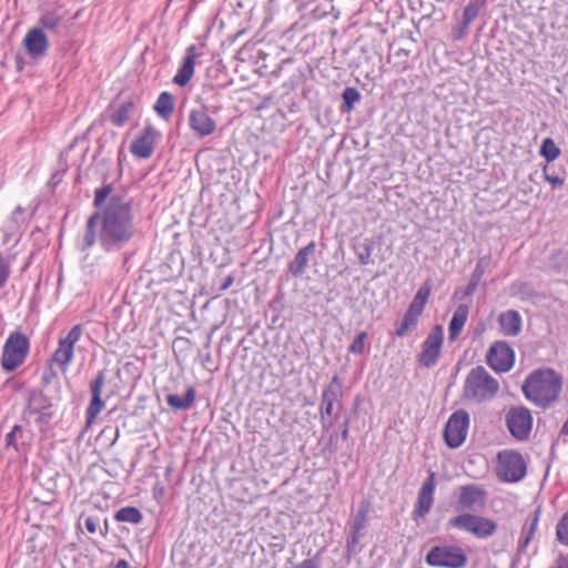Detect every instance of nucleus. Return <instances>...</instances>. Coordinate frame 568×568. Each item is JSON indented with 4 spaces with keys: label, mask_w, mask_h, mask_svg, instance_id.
<instances>
[{
    "label": "nucleus",
    "mask_w": 568,
    "mask_h": 568,
    "mask_svg": "<svg viewBox=\"0 0 568 568\" xmlns=\"http://www.w3.org/2000/svg\"><path fill=\"white\" fill-rule=\"evenodd\" d=\"M134 216L131 200L112 195L102 214L94 212L87 222L84 245L91 247L95 243V229L102 222L101 237L118 244L130 241L134 234Z\"/></svg>",
    "instance_id": "nucleus-1"
},
{
    "label": "nucleus",
    "mask_w": 568,
    "mask_h": 568,
    "mask_svg": "<svg viewBox=\"0 0 568 568\" xmlns=\"http://www.w3.org/2000/svg\"><path fill=\"white\" fill-rule=\"evenodd\" d=\"M562 388L561 376L552 368H539L525 379L521 392L536 406L547 408L559 398Z\"/></svg>",
    "instance_id": "nucleus-2"
},
{
    "label": "nucleus",
    "mask_w": 568,
    "mask_h": 568,
    "mask_svg": "<svg viewBox=\"0 0 568 568\" xmlns=\"http://www.w3.org/2000/svg\"><path fill=\"white\" fill-rule=\"evenodd\" d=\"M499 390V383L484 366H476L467 374L463 396L476 403L493 399Z\"/></svg>",
    "instance_id": "nucleus-3"
},
{
    "label": "nucleus",
    "mask_w": 568,
    "mask_h": 568,
    "mask_svg": "<svg viewBox=\"0 0 568 568\" xmlns=\"http://www.w3.org/2000/svg\"><path fill=\"white\" fill-rule=\"evenodd\" d=\"M52 400L45 396L42 389L32 388L28 390L26 406L22 412V418L29 422L31 416H36L34 422L41 433H45L54 417L52 410Z\"/></svg>",
    "instance_id": "nucleus-4"
},
{
    "label": "nucleus",
    "mask_w": 568,
    "mask_h": 568,
    "mask_svg": "<svg viewBox=\"0 0 568 568\" xmlns=\"http://www.w3.org/2000/svg\"><path fill=\"white\" fill-rule=\"evenodd\" d=\"M447 527L470 532L479 539H487L497 531L498 525L488 517L463 513L450 518L447 523Z\"/></svg>",
    "instance_id": "nucleus-5"
},
{
    "label": "nucleus",
    "mask_w": 568,
    "mask_h": 568,
    "mask_svg": "<svg viewBox=\"0 0 568 568\" xmlns=\"http://www.w3.org/2000/svg\"><path fill=\"white\" fill-rule=\"evenodd\" d=\"M29 346V339L24 334L20 332L11 333L3 346L2 368L8 373L16 371L24 362Z\"/></svg>",
    "instance_id": "nucleus-6"
},
{
    "label": "nucleus",
    "mask_w": 568,
    "mask_h": 568,
    "mask_svg": "<svg viewBox=\"0 0 568 568\" xmlns=\"http://www.w3.org/2000/svg\"><path fill=\"white\" fill-rule=\"evenodd\" d=\"M527 473V465L519 452L504 450L498 454V478L504 483H518Z\"/></svg>",
    "instance_id": "nucleus-7"
},
{
    "label": "nucleus",
    "mask_w": 568,
    "mask_h": 568,
    "mask_svg": "<svg viewBox=\"0 0 568 568\" xmlns=\"http://www.w3.org/2000/svg\"><path fill=\"white\" fill-rule=\"evenodd\" d=\"M426 564L432 567L464 568L468 558L458 546H435L426 555Z\"/></svg>",
    "instance_id": "nucleus-8"
},
{
    "label": "nucleus",
    "mask_w": 568,
    "mask_h": 568,
    "mask_svg": "<svg viewBox=\"0 0 568 568\" xmlns=\"http://www.w3.org/2000/svg\"><path fill=\"white\" fill-rule=\"evenodd\" d=\"M470 417L466 409L455 410L444 427V440L447 447L456 449L460 447L467 437Z\"/></svg>",
    "instance_id": "nucleus-9"
},
{
    "label": "nucleus",
    "mask_w": 568,
    "mask_h": 568,
    "mask_svg": "<svg viewBox=\"0 0 568 568\" xmlns=\"http://www.w3.org/2000/svg\"><path fill=\"white\" fill-rule=\"evenodd\" d=\"M488 493L476 484L463 485L458 488L456 509L464 513L481 511L487 504Z\"/></svg>",
    "instance_id": "nucleus-10"
},
{
    "label": "nucleus",
    "mask_w": 568,
    "mask_h": 568,
    "mask_svg": "<svg viewBox=\"0 0 568 568\" xmlns=\"http://www.w3.org/2000/svg\"><path fill=\"white\" fill-rule=\"evenodd\" d=\"M532 415L525 406L510 407L505 416L506 427L517 440L528 439L532 428Z\"/></svg>",
    "instance_id": "nucleus-11"
},
{
    "label": "nucleus",
    "mask_w": 568,
    "mask_h": 568,
    "mask_svg": "<svg viewBox=\"0 0 568 568\" xmlns=\"http://www.w3.org/2000/svg\"><path fill=\"white\" fill-rule=\"evenodd\" d=\"M30 215L24 207L18 205L0 229V244L16 246L22 227L29 222Z\"/></svg>",
    "instance_id": "nucleus-12"
},
{
    "label": "nucleus",
    "mask_w": 568,
    "mask_h": 568,
    "mask_svg": "<svg viewBox=\"0 0 568 568\" xmlns=\"http://www.w3.org/2000/svg\"><path fill=\"white\" fill-rule=\"evenodd\" d=\"M444 342V331L440 325H436L428 333L422 344V352L417 356L420 366L430 368L436 365L442 353Z\"/></svg>",
    "instance_id": "nucleus-13"
},
{
    "label": "nucleus",
    "mask_w": 568,
    "mask_h": 568,
    "mask_svg": "<svg viewBox=\"0 0 568 568\" xmlns=\"http://www.w3.org/2000/svg\"><path fill=\"white\" fill-rule=\"evenodd\" d=\"M486 361L495 372L506 373L514 366L515 352L507 342L497 341L489 347Z\"/></svg>",
    "instance_id": "nucleus-14"
},
{
    "label": "nucleus",
    "mask_w": 568,
    "mask_h": 568,
    "mask_svg": "<svg viewBox=\"0 0 568 568\" xmlns=\"http://www.w3.org/2000/svg\"><path fill=\"white\" fill-rule=\"evenodd\" d=\"M108 371L101 369L97 373L94 378L90 382L91 399L85 409V423L91 425L104 407L102 399V389L106 383Z\"/></svg>",
    "instance_id": "nucleus-15"
},
{
    "label": "nucleus",
    "mask_w": 568,
    "mask_h": 568,
    "mask_svg": "<svg viewBox=\"0 0 568 568\" xmlns=\"http://www.w3.org/2000/svg\"><path fill=\"white\" fill-rule=\"evenodd\" d=\"M161 139V133L151 124L145 125L134 138L130 145V152L139 159H150L154 152V145Z\"/></svg>",
    "instance_id": "nucleus-16"
},
{
    "label": "nucleus",
    "mask_w": 568,
    "mask_h": 568,
    "mask_svg": "<svg viewBox=\"0 0 568 568\" xmlns=\"http://www.w3.org/2000/svg\"><path fill=\"white\" fill-rule=\"evenodd\" d=\"M435 487L436 473L429 471L417 495L415 508L412 514L414 520L424 518L430 511L434 504Z\"/></svg>",
    "instance_id": "nucleus-17"
},
{
    "label": "nucleus",
    "mask_w": 568,
    "mask_h": 568,
    "mask_svg": "<svg viewBox=\"0 0 568 568\" xmlns=\"http://www.w3.org/2000/svg\"><path fill=\"white\" fill-rule=\"evenodd\" d=\"M189 125L197 138L211 135L216 129L215 121L203 106L190 111Z\"/></svg>",
    "instance_id": "nucleus-18"
},
{
    "label": "nucleus",
    "mask_w": 568,
    "mask_h": 568,
    "mask_svg": "<svg viewBox=\"0 0 568 568\" xmlns=\"http://www.w3.org/2000/svg\"><path fill=\"white\" fill-rule=\"evenodd\" d=\"M200 57V52L195 44H191L185 50V55L176 74L173 78V83L183 88L189 84L194 75L195 60Z\"/></svg>",
    "instance_id": "nucleus-19"
},
{
    "label": "nucleus",
    "mask_w": 568,
    "mask_h": 568,
    "mask_svg": "<svg viewBox=\"0 0 568 568\" xmlns=\"http://www.w3.org/2000/svg\"><path fill=\"white\" fill-rule=\"evenodd\" d=\"M23 45L31 58L39 59L47 54L49 41L41 28H32L26 34Z\"/></svg>",
    "instance_id": "nucleus-20"
},
{
    "label": "nucleus",
    "mask_w": 568,
    "mask_h": 568,
    "mask_svg": "<svg viewBox=\"0 0 568 568\" xmlns=\"http://www.w3.org/2000/svg\"><path fill=\"white\" fill-rule=\"evenodd\" d=\"M487 0H469L463 11V18L458 26L456 39H463L467 32L470 23L476 19L479 11L485 7Z\"/></svg>",
    "instance_id": "nucleus-21"
},
{
    "label": "nucleus",
    "mask_w": 568,
    "mask_h": 568,
    "mask_svg": "<svg viewBox=\"0 0 568 568\" xmlns=\"http://www.w3.org/2000/svg\"><path fill=\"white\" fill-rule=\"evenodd\" d=\"M500 331L505 336H517L521 331V316L515 310H508L498 317Z\"/></svg>",
    "instance_id": "nucleus-22"
},
{
    "label": "nucleus",
    "mask_w": 568,
    "mask_h": 568,
    "mask_svg": "<svg viewBox=\"0 0 568 568\" xmlns=\"http://www.w3.org/2000/svg\"><path fill=\"white\" fill-rule=\"evenodd\" d=\"M74 346L64 337L59 339V347L52 354L51 362L57 363L64 373L73 359Z\"/></svg>",
    "instance_id": "nucleus-23"
},
{
    "label": "nucleus",
    "mask_w": 568,
    "mask_h": 568,
    "mask_svg": "<svg viewBox=\"0 0 568 568\" xmlns=\"http://www.w3.org/2000/svg\"><path fill=\"white\" fill-rule=\"evenodd\" d=\"M468 305L466 304H459L452 318H450V322H449V325H448V333H449V339L450 341H454L458 337V335L460 334L466 321H467V317H468Z\"/></svg>",
    "instance_id": "nucleus-24"
},
{
    "label": "nucleus",
    "mask_w": 568,
    "mask_h": 568,
    "mask_svg": "<svg viewBox=\"0 0 568 568\" xmlns=\"http://www.w3.org/2000/svg\"><path fill=\"white\" fill-rule=\"evenodd\" d=\"M540 514H541L540 507H537L532 513L531 520H530L529 525L524 526L523 534L518 541V548H517L518 554H524L526 551V548L529 545L530 540L534 538L535 532L537 530Z\"/></svg>",
    "instance_id": "nucleus-25"
},
{
    "label": "nucleus",
    "mask_w": 568,
    "mask_h": 568,
    "mask_svg": "<svg viewBox=\"0 0 568 568\" xmlns=\"http://www.w3.org/2000/svg\"><path fill=\"white\" fill-rule=\"evenodd\" d=\"M420 314L407 308L400 323L396 326L394 335L396 337H405L417 328Z\"/></svg>",
    "instance_id": "nucleus-26"
},
{
    "label": "nucleus",
    "mask_w": 568,
    "mask_h": 568,
    "mask_svg": "<svg viewBox=\"0 0 568 568\" xmlns=\"http://www.w3.org/2000/svg\"><path fill=\"white\" fill-rule=\"evenodd\" d=\"M490 262H491V258L489 255L483 256L479 258V261L477 262V264L475 266V270L471 273L469 282L465 288L464 294L466 296L471 295L476 291L485 271L489 267Z\"/></svg>",
    "instance_id": "nucleus-27"
},
{
    "label": "nucleus",
    "mask_w": 568,
    "mask_h": 568,
    "mask_svg": "<svg viewBox=\"0 0 568 568\" xmlns=\"http://www.w3.org/2000/svg\"><path fill=\"white\" fill-rule=\"evenodd\" d=\"M153 109L160 118H162L165 121L170 120L174 111L173 94L166 91L160 93Z\"/></svg>",
    "instance_id": "nucleus-28"
},
{
    "label": "nucleus",
    "mask_w": 568,
    "mask_h": 568,
    "mask_svg": "<svg viewBox=\"0 0 568 568\" xmlns=\"http://www.w3.org/2000/svg\"><path fill=\"white\" fill-rule=\"evenodd\" d=\"M195 388L189 387L183 397H180L176 394H169L166 396V403L170 407L176 410H187L192 407L195 400Z\"/></svg>",
    "instance_id": "nucleus-29"
},
{
    "label": "nucleus",
    "mask_w": 568,
    "mask_h": 568,
    "mask_svg": "<svg viewBox=\"0 0 568 568\" xmlns=\"http://www.w3.org/2000/svg\"><path fill=\"white\" fill-rule=\"evenodd\" d=\"M135 110V104L132 100H126L120 103L111 113L110 120L115 126H123Z\"/></svg>",
    "instance_id": "nucleus-30"
},
{
    "label": "nucleus",
    "mask_w": 568,
    "mask_h": 568,
    "mask_svg": "<svg viewBox=\"0 0 568 568\" xmlns=\"http://www.w3.org/2000/svg\"><path fill=\"white\" fill-rule=\"evenodd\" d=\"M365 536L364 530L349 528L345 542V557L349 560L362 551L361 539Z\"/></svg>",
    "instance_id": "nucleus-31"
},
{
    "label": "nucleus",
    "mask_w": 568,
    "mask_h": 568,
    "mask_svg": "<svg viewBox=\"0 0 568 568\" xmlns=\"http://www.w3.org/2000/svg\"><path fill=\"white\" fill-rule=\"evenodd\" d=\"M114 519L119 523L140 524L143 519V515L136 507L126 506L115 513Z\"/></svg>",
    "instance_id": "nucleus-32"
},
{
    "label": "nucleus",
    "mask_w": 568,
    "mask_h": 568,
    "mask_svg": "<svg viewBox=\"0 0 568 568\" xmlns=\"http://www.w3.org/2000/svg\"><path fill=\"white\" fill-rule=\"evenodd\" d=\"M311 251H298L295 258L288 264V273L298 277L302 276L308 266V253Z\"/></svg>",
    "instance_id": "nucleus-33"
},
{
    "label": "nucleus",
    "mask_w": 568,
    "mask_h": 568,
    "mask_svg": "<svg viewBox=\"0 0 568 568\" xmlns=\"http://www.w3.org/2000/svg\"><path fill=\"white\" fill-rule=\"evenodd\" d=\"M430 295V286L427 283H424L415 294L413 301L408 305L409 310H413L414 312H417L422 315L426 302Z\"/></svg>",
    "instance_id": "nucleus-34"
},
{
    "label": "nucleus",
    "mask_w": 568,
    "mask_h": 568,
    "mask_svg": "<svg viewBox=\"0 0 568 568\" xmlns=\"http://www.w3.org/2000/svg\"><path fill=\"white\" fill-rule=\"evenodd\" d=\"M368 511L369 505L367 503L359 504L356 514L349 523V528L365 531L368 523Z\"/></svg>",
    "instance_id": "nucleus-35"
},
{
    "label": "nucleus",
    "mask_w": 568,
    "mask_h": 568,
    "mask_svg": "<svg viewBox=\"0 0 568 568\" xmlns=\"http://www.w3.org/2000/svg\"><path fill=\"white\" fill-rule=\"evenodd\" d=\"M342 112H351L354 109V105L361 101V93L354 87H346L342 92Z\"/></svg>",
    "instance_id": "nucleus-36"
},
{
    "label": "nucleus",
    "mask_w": 568,
    "mask_h": 568,
    "mask_svg": "<svg viewBox=\"0 0 568 568\" xmlns=\"http://www.w3.org/2000/svg\"><path fill=\"white\" fill-rule=\"evenodd\" d=\"M61 21L62 16L59 12L47 10L42 13L39 22L42 26V28L50 31H55Z\"/></svg>",
    "instance_id": "nucleus-37"
},
{
    "label": "nucleus",
    "mask_w": 568,
    "mask_h": 568,
    "mask_svg": "<svg viewBox=\"0 0 568 568\" xmlns=\"http://www.w3.org/2000/svg\"><path fill=\"white\" fill-rule=\"evenodd\" d=\"M540 154L547 162H551L560 155V149L550 138H547L541 143Z\"/></svg>",
    "instance_id": "nucleus-38"
},
{
    "label": "nucleus",
    "mask_w": 568,
    "mask_h": 568,
    "mask_svg": "<svg viewBox=\"0 0 568 568\" xmlns=\"http://www.w3.org/2000/svg\"><path fill=\"white\" fill-rule=\"evenodd\" d=\"M23 435V427L21 425H14L11 430L6 435L4 444L6 448H13L17 453L19 452L18 438Z\"/></svg>",
    "instance_id": "nucleus-39"
},
{
    "label": "nucleus",
    "mask_w": 568,
    "mask_h": 568,
    "mask_svg": "<svg viewBox=\"0 0 568 568\" xmlns=\"http://www.w3.org/2000/svg\"><path fill=\"white\" fill-rule=\"evenodd\" d=\"M557 540L568 546V510L562 515L556 526Z\"/></svg>",
    "instance_id": "nucleus-40"
},
{
    "label": "nucleus",
    "mask_w": 568,
    "mask_h": 568,
    "mask_svg": "<svg viewBox=\"0 0 568 568\" xmlns=\"http://www.w3.org/2000/svg\"><path fill=\"white\" fill-rule=\"evenodd\" d=\"M367 332L363 331L356 335L352 344L348 346V352L361 355L365 352V341L367 339Z\"/></svg>",
    "instance_id": "nucleus-41"
},
{
    "label": "nucleus",
    "mask_w": 568,
    "mask_h": 568,
    "mask_svg": "<svg viewBox=\"0 0 568 568\" xmlns=\"http://www.w3.org/2000/svg\"><path fill=\"white\" fill-rule=\"evenodd\" d=\"M268 307L271 311L276 313L272 321L273 323H275L284 310V293L282 291H278L275 297L272 301H270Z\"/></svg>",
    "instance_id": "nucleus-42"
},
{
    "label": "nucleus",
    "mask_w": 568,
    "mask_h": 568,
    "mask_svg": "<svg viewBox=\"0 0 568 568\" xmlns=\"http://www.w3.org/2000/svg\"><path fill=\"white\" fill-rule=\"evenodd\" d=\"M408 55L409 50L403 48L396 50L394 57L399 60L394 63V67L396 68L397 71H405L408 69Z\"/></svg>",
    "instance_id": "nucleus-43"
},
{
    "label": "nucleus",
    "mask_w": 568,
    "mask_h": 568,
    "mask_svg": "<svg viewBox=\"0 0 568 568\" xmlns=\"http://www.w3.org/2000/svg\"><path fill=\"white\" fill-rule=\"evenodd\" d=\"M112 192V185L111 184H105L99 189L95 190L94 192V206L95 207H101L102 204L104 203V201L106 200V197L111 194Z\"/></svg>",
    "instance_id": "nucleus-44"
},
{
    "label": "nucleus",
    "mask_w": 568,
    "mask_h": 568,
    "mask_svg": "<svg viewBox=\"0 0 568 568\" xmlns=\"http://www.w3.org/2000/svg\"><path fill=\"white\" fill-rule=\"evenodd\" d=\"M333 410H334V403L321 402L320 415H321V423H322L323 430H327L329 428L331 423L327 424L325 417L332 416Z\"/></svg>",
    "instance_id": "nucleus-45"
},
{
    "label": "nucleus",
    "mask_w": 568,
    "mask_h": 568,
    "mask_svg": "<svg viewBox=\"0 0 568 568\" xmlns=\"http://www.w3.org/2000/svg\"><path fill=\"white\" fill-rule=\"evenodd\" d=\"M10 276V261L0 254V290L6 285Z\"/></svg>",
    "instance_id": "nucleus-46"
},
{
    "label": "nucleus",
    "mask_w": 568,
    "mask_h": 568,
    "mask_svg": "<svg viewBox=\"0 0 568 568\" xmlns=\"http://www.w3.org/2000/svg\"><path fill=\"white\" fill-rule=\"evenodd\" d=\"M292 568H322L321 555L316 552L313 557L294 565Z\"/></svg>",
    "instance_id": "nucleus-47"
},
{
    "label": "nucleus",
    "mask_w": 568,
    "mask_h": 568,
    "mask_svg": "<svg viewBox=\"0 0 568 568\" xmlns=\"http://www.w3.org/2000/svg\"><path fill=\"white\" fill-rule=\"evenodd\" d=\"M58 377V374L57 372L54 371V368L52 367V365H49L47 366L43 372H42V376H41V385L43 387H47L49 386L54 379H57Z\"/></svg>",
    "instance_id": "nucleus-48"
},
{
    "label": "nucleus",
    "mask_w": 568,
    "mask_h": 568,
    "mask_svg": "<svg viewBox=\"0 0 568 568\" xmlns=\"http://www.w3.org/2000/svg\"><path fill=\"white\" fill-rule=\"evenodd\" d=\"M372 251H362L358 253V261L362 265H367L369 263H375V260L378 258L379 262L384 261L385 257L383 255L376 254L375 257H372Z\"/></svg>",
    "instance_id": "nucleus-49"
},
{
    "label": "nucleus",
    "mask_w": 568,
    "mask_h": 568,
    "mask_svg": "<svg viewBox=\"0 0 568 568\" xmlns=\"http://www.w3.org/2000/svg\"><path fill=\"white\" fill-rule=\"evenodd\" d=\"M81 335L82 326L80 324H77L69 331L68 335L64 338L74 346L75 343L80 339Z\"/></svg>",
    "instance_id": "nucleus-50"
},
{
    "label": "nucleus",
    "mask_w": 568,
    "mask_h": 568,
    "mask_svg": "<svg viewBox=\"0 0 568 568\" xmlns=\"http://www.w3.org/2000/svg\"><path fill=\"white\" fill-rule=\"evenodd\" d=\"M342 396V393L333 390L331 388H325L321 396V402L323 403H335L338 400V397Z\"/></svg>",
    "instance_id": "nucleus-51"
},
{
    "label": "nucleus",
    "mask_w": 568,
    "mask_h": 568,
    "mask_svg": "<svg viewBox=\"0 0 568 568\" xmlns=\"http://www.w3.org/2000/svg\"><path fill=\"white\" fill-rule=\"evenodd\" d=\"M545 180L550 183L552 186H562L565 181L562 178H559L557 175L549 174L548 168L545 166L542 170Z\"/></svg>",
    "instance_id": "nucleus-52"
},
{
    "label": "nucleus",
    "mask_w": 568,
    "mask_h": 568,
    "mask_svg": "<svg viewBox=\"0 0 568 568\" xmlns=\"http://www.w3.org/2000/svg\"><path fill=\"white\" fill-rule=\"evenodd\" d=\"M234 283V276L232 274L227 275L221 285L215 290L214 297H219L222 292L229 290L231 285Z\"/></svg>",
    "instance_id": "nucleus-53"
},
{
    "label": "nucleus",
    "mask_w": 568,
    "mask_h": 568,
    "mask_svg": "<svg viewBox=\"0 0 568 568\" xmlns=\"http://www.w3.org/2000/svg\"><path fill=\"white\" fill-rule=\"evenodd\" d=\"M84 526L90 534H94L98 528V519L93 517H88L84 520Z\"/></svg>",
    "instance_id": "nucleus-54"
},
{
    "label": "nucleus",
    "mask_w": 568,
    "mask_h": 568,
    "mask_svg": "<svg viewBox=\"0 0 568 568\" xmlns=\"http://www.w3.org/2000/svg\"><path fill=\"white\" fill-rule=\"evenodd\" d=\"M326 388L342 393V381L337 375H334Z\"/></svg>",
    "instance_id": "nucleus-55"
},
{
    "label": "nucleus",
    "mask_w": 568,
    "mask_h": 568,
    "mask_svg": "<svg viewBox=\"0 0 568 568\" xmlns=\"http://www.w3.org/2000/svg\"><path fill=\"white\" fill-rule=\"evenodd\" d=\"M349 417H346L342 424V429L339 432V437L342 440H346L349 435Z\"/></svg>",
    "instance_id": "nucleus-56"
},
{
    "label": "nucleus",
    "mask_w": 568,
    "mask_h": 568,
    "mask_svg": "<svg viewBox=\"0 0 568 568\" xmlns=\"http://www.w3.org/2000/svg\"><path fill=\"white\" fill-rule=\"evenodd\" d=\"M219 252L222 253V258H221V262L217 264V267H222L229 262V257H227L229 251H219Z\"/></svg>",
    "instance_id": "nucleus-57"
},
{
    "label": "nucleus",
    "mask_w": 568,
    "mask_h": 568,
    "mask_svg": "<svg viewBox=\"0 0 568 568\" xmlns=\"http://www.w3.org/2000/svg\"><path fill=\"white\" fill-rule=\"evenodd\" d=\"M114 568H130V564L125 559H120Z\"/></svg>",
    "instance_id": "nucleus-58"
},
{
    "label": "nucleus",
    "mask_w": 568,
    "mask_h": 568,
    "mask_svg": "<svg viewBox=\"0 0 568 568\" xmlns=\"http://www.w3.org/2000/svg\"><path fill=\"white\" fill-rule=\"evenodd\" d=\"M282 233L280 231H275L272 235H271V241L272 243L275 242V240H280L282 239ZM273 246V244H271V247Z\"/></svg>",
    "instance_id": "nucleus-59"
},
{
    "label": "nucleus",
    "mask_w": 568,
    "mask_h": 568,
    "mask_svg": "<svg viewBox=\"0 0 568 568\" xmlns=\"http://www.w3.org/2000/svg\"><path fill=\"white\" fill-rule=\"evenodd\" d=\"M179 253H180L179 251L170 252V258H171L172 261H175V258L178 257L179 262H181V263H182V258H181L180 256H178V255H179Z\"/></svg>",
    "instance_id": "nucleus-60"
},
{
    "label": "nucleus",
    "mask_w": 568,
    "mask_h": 568,
    "mask_svg": "<svg viewBox=\"0 0 568 568\" xmlns=\"http://www.w3.org/2000/svg\"><path fill=\"white\" fill-rule=\"evenodd\" d=\"M174 471V467L172 465H169L166 468H165V477L169 478L172 473Z\"/></svg>",
    "instance_id": "nucleus-61"
},
{
    "label": "nucleus",
    "mask_w": 568,
    "mask_h": 568,
    "mask_svg": "<svg viewBox=\"0 0 568 568\" xmlns=\"http://www.w3.org/2000/svg\"><path fill=\"white\" fill-rule=\"evenodd\" d=\"M329 446L333 447V448H331V452H334V453L337 452V446L334 444V435H332L329 438Z\"/></svg>",
    "instance_id": "nucleus-62"
},
{
    "label": "nucleus",
    "mask_w": 568,
    "mask_h": 568,
    "mask_svg": "<svg viewBox=\"0 0 568 568\" xmlns=\"http://www.w3.org/2000/svg\"><path fill=\"white\" fill-rule=\"evenodd\" d=\"M214 253H215L214 251H209V260H212V262H213V263H215V262H216V260H217V258L214 256Z\"/></svg>",
    "instance_id": "nucleus-63"
},
{
    "label": "nucleus",
    "mask_w": 568,
    "mask_h": 568,
    "mask_svg": "<svg viewBox=\"0 0 568 568\" xmlns=\"http://www.w3.org/2000/svg\"><path fill=\"white\" fill-rule=\"evenodd\" d=\"M526 295L529 296V297H532L536 295V292L532 290V288H529L526 291Z\"/></svg>",
    "instance_id": "nucleus-64"
}]
</instances>
